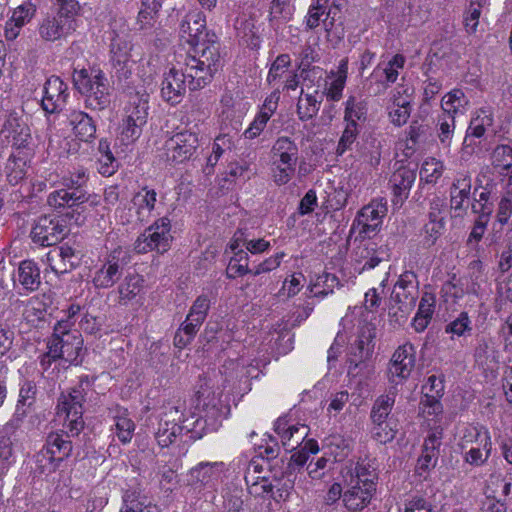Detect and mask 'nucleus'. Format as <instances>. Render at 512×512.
Listing matches in <instances>:
<instances>
[{"label": "nucleus", "mask_w": 512, "mask_h": 512, "mask_svg": "<svg viewBox=\"0 0 512 512\" xmlns=\"http://www.w3.org/2000/svg\"><path fill=\"white\" fill-rule=\"evenodd\" d=\"M198 401L201 405L200 414H192L180 424L175 422L174 417L179 413L177 408H171L165 414L166 419H161L155 434L161 447H168L184 430L195 438H201L206 432L216 431L221 421L230 413L228 402L219 393L212 392L205 396L204 392H199Z\"/></svg>", "instance_id": "obj_1"}, {"label": "nucleus", "mask_w": 512, "mask_h": 512, "mask_svg": "<svg viewBox=\"0 0 512 512\" xmlns=\"http://www.w3.org/2000/svg\"><path fill=\"white\" fill-rule=\"evenodd\" d=\"M193 87H206L221 67L220 44L212 33L210 38L191 46L182 63Z\"/></svg>", "instance_id": "obj_2"}, {"label": "nucleus", "mask_w": 512, "mask_h": 512, "mask_svg": "<svg viewBox=\"0 0 512 512\" xmlns=\"http://www.w3.org/2000/svg\"><path fill=\"white\" fill-rule=\"evenodd\" d=\"M75 88L85 96V105L92 110H104L110 105L111 93L108 79L98 68L75 70Z\"/></svg>", "instance_id": "obj_3"}, {"label": "nucleus", "mask_w": 512, "mask_h": 512, "mask_svg": "<svg viewBox=\"0 0 512 512\" xmlns=\"http://www.w3.org/2000/svg\"><path fill=\"white\" fill-rule=\"evenodd\" d=\"M415 278L414 273L405 272L394 284L388 305V316L391 324L403 325L407 322L416 301Z\"/></svg>", "instance_id": "obj_4"}, {"label": "nucleus", "mask_w": 512, "mask_h": 512, "mask_svg": "<svg viewBox=\"0 0 512 512\" xmlns=\"http://www.w3.org/2000/svg\"><path fill=\"white\" fill-rule=\"evenodd\" d=\"M86 401V391L77 385L62 392L58 398L56 414L72 436H78L84 428L83 405Z\"/></svg>", "instance_id": "obj_5"}, {"label": "nucleus", "mask_w": 512, "mask_h": 512, "mask_svg": "<svg viewBox=\"0 0 512 512\" xmlns=\"http://www.w3.org/2000/svg\"><path fill=\"white\" fill-rule=\"evenodd\" d=\"M272 178L276 185L287 184L295 174L297 144L287 136L279 137L271 147Z\"/></svg>", "instance_id": "obj_6"}, {"label": "nucleus", "mask_w": 512, "mask_h": 512, "mask_svg": "<svg viewBox=\"0 0 512 512\" xmlns=\"http://www.w3.org/2000/svg\"><path fill=\"white\" fill-rule=\"evenodd\" d=\"M130 262V254L126 248L118 246L110 251L99 267H96L92 284L96 289L112 288L121 280L125 267Z\"/></svg>", "instance_id": "obj_7"}, {"label": "nucleus", "mask_w": 512, "mask_h": 512, "mask_svg": "<svg viewBox=\"0 0 512 512\" xmlns=\"http://www.w3.org/2000/svg\"><path fill=\"white\" fill-rule=\"evenodd\" d=\"M172 241L171 220L164 216L157 219L137 237L134 250L138 254H145L150 251L163 254L170 249Z\"/></svg>", "instance_id": "obj_8"}, {"label": "nucleus", "mask_w": 512, "mask_h": 512, "mask_svg": "<svg viewBox=\"0 0 512 512\" xmlns=\"http://www.w3.org/2000/svg\"><path fill=\"white\" fill-rule=\"evenodd\" d=\"M180 68L172 67L167 73L161 83V97L164 101L171 105H176L181 102L185 95L186 88L191 91L203 89L204 87H193L191 77L186 76V67L178 62Z\"/></svg>", "instance_id": "obj_9"}, {"label": "nucleus", "mask_w": 512, "mask_h": 512, "mask_svg": "<svg viewBox=\"0 0 512 512\" xmlns=\"http://www.w3.org/2000/svg\"><path fill=\"white\" fill-rule=\"evenodd\" d=\"M199 146L198 135L190 131L176 133L165 142L166 159L179 164L190 160Z\"/></svg>", "instance_id": "obj_10"}, {"label": "nucleus", "mask_w": 512, "mask_h": 512, "mask_svg": "<svg viewBox=\"0 0 512 512\" xmlns=\"http://www.w3.org/2000/svg\"><path fill=\"white\" fill-rule=\"evenodd\" d=\"M66 234V226L58 218L41 216L33 226L30 237L35 244L52 246L60 242Z\"/></svg>", "instance_id": "obj_11"}, {"label": "nucleus", "mask_w": 512, "mask_h": 512, "mask_svg": "<svg viewBox=\"0 0 512 512\" xmlns=\"http://www.w3.org/2000/svg\"><path fill=\"white\" fill-rule=\"evenodd\" d=\"M116 294L119 306L142 304L146 294L145 278L136 272L127 273L119 282Z\"/></svg>", "instance_id": "obj_12"}, {"label": "nucleus", "mask_w": 512, "mask_h": 512, "mask_svg": "<svg viewBox=\"0 0 512 512\" xmlns=\"http://www.w3.org/2000/svg\"><path fill=\"white\" fill-rule=\"evenodd\" d=\"M69 97L68 86L58 76H51L45 82L41 106L46 113L60 112Z\"/></svg>", "instance_id": "obj_13"}, {"label": "nucleus", "mask_w": 512, "mask_h": 512, "mask_svg": "<svg viewBox=\"0 0 512 512\" xmlns=\"http://www.w3.org/2000/svg\"><path fill=\"white\" fill-rule=\"evenodd\" d=\"M76 30L75 20L67 15H58L44 18L39 26L38 33L42 40L54 42L67 37Z\"/></svg>", "instance_id": "obj_14"}, {"label": "nucleus", "mask_w": 512, "mask_h": 512, "mask_svg": "<svg viewBox=\"0 0 512 512\" xmlns=\"http://www.w3.org/2000/svg\"><path fill=\"white\" fill-rule=\"evenodd\" d=\"M225 470L224 462H200L189 471L188 483L195 488L212 486L221 478Z\"/></svg>", "instance_id": "obj_15"}, {"label": "nucleus", "mask_w": 512, "mask_h": 512, "mask_svg": "<svg viewBox=\"0 0 512 512\" xmlns=\"http://www.w3.org/2000/svg\"><path fill=\"white\" fill-rule=\"evenodd\" d=\"M72 134L79 142L91 143L96 138V123L91 116L80 110H72L67 115Z\"/></svg>", "instance_id": "obj_16"}, {"label": "nucleus", "mask_w": 512, "mask_h": 512, "mask_svg": "<svg viewBox=\"0 0 512 512\" xmlns=\"http://www.w3.org/2000/svg\"><path fill=\"white\" fill-rule=\"evenodd\" d=\"M180 34L191 46L211 36V34L206 31L204 15L197 11L188 13L181 21Z\"/></svg>", "instance_id": "obj_17"}, {"label": "nucleus", "mask_w": 512, "mask_h": 512, "mask_svg": "<svg viewBox=\"0 0 512 512\" xmlns=\"http://www.w3.org/2000/svg\"><path fill=\"white\" fill-rule=\"evenodd\" d=\"M132 45L129 41L117 38L111 43V64L118 78L127 79L131 75Z\"/></svg>", "instance_id": "obj_18"}, {"label": "nucleus", "mask_w": 512, "mask_h": 512, "mask_svg": "<svg viewBox=\"0 0 512 512\" xmlns=\"http://www.w3.org/2000/svg\"><path fill=\"white\" fill-rule=\"evenodd\" d=\"M376 328L372 323H364L358 333L355 343L351 345L349 362L355 367L367 358L374 348Z\"/></svg>", "instance_id": "obj_19"}, {"label": "nucleus", "mask_w": 512, "mask_h": 512, "mask_svg": "<svg viewBox=\"0 0 512 512\" xmlns=\"http://www.w3.org/2000/svg\"><path fill=\"white\" fill-rule=\"evenodd\" d=\"M90 196L84 190L59 189L51 192L47 198V204L58 212L68 209H77L80 205L89 201Z\"/></svg>", "instance_id": "obj_20"}, {"label": "nucleus", "mask_w": 512, "mask_h": 512, "mask_svg": "<svg viewBox=\"0 0 512 512\" xmlns=\"http://www.w3.org/2000/svg\"><path fill=\"white\" fill-rule=\"evenodd\" d=\"M149 94L144 87L130 91L128 102L124 108V117L145 125L148 118Z\"/></svg>", "instance_id": "obj_21"}, {"label": "nucleus", "mask_w": 512, "mask_h": 512, "mask_svg": "<svg viewBox=\"0 0 512 512\" xmlns=\"http://www.w3.org/2000/svg\"><path fill=\"white\" fill-rule=\"evenodd\" d=\"M414 180L415 175L409 169L400 168L393 173L389 182L392 188L391 202L394 209L402 207L409 196Z\"/></svg>", "instance_id": "obj_22"}, {"label": "nucleus", "mask_w": 512, "mask_h": 512, "mask_svg": "<svg viewBox=\"0 0 512 512\" xmlns=\"http://www.w3.org/2000/svg\"><path fill=\"white\" fill-rule=\"evenodd\" d=\"M47 263L53 272L63 274L78 265V257L74 249L65 244L48 252Z\"/></svg>", "instance_id": "obj_23"}, {"label": "nucleus", "mask_w": 512, "mask_h": 512, "mask_svg": "<svg viewBox=\"0 0 512 512\" xmlns=\"http://www.w3.org/2000/svg\"><path fill=\"white\" fill-rule=\"evenodd\" d=\"M415 364V348L405 343L394 352L389 367V373L394 376L406 378L410 375Z\"/></svg>", "instance_id": "obj_24"}, {"label": "nucleus", "mask_w": 512, "mask_h": 512, "mask_svg": "<svg viewBox=\"0 0 512 512\" xmlns=\"http://www.w3.org/2000/svg\"><path fill=\"white\" fill-rule=\"evenodd\" d=\"M382 224V216L378 209H375L372 205L363 207L354 219L351 232L355 229H359L360 234H364L366 237H371L379 231Z\"/></svg>", "instance_id": "obj_25"}, {"label": "nucleus", "mask_w": 512, "mask_h": 512, "mask_svg": "<svg viewBox=\"0 0 512 512\" xmlns=\"http://www.w3.org/2000/svg\"><path fill=\"white\" fill-rule=\"evenodd\" d=\"M471 177L464 172L456 175L450 187V206L454 211L465 210L464 203L469 199L471 194Z\"/></svg>", "instance_id": "obj_26"}, {"label": "nucleus", "mask_w": 512, "mask_h": 512, "mask_svg": "<svg viewBox=\"0 0 512 512\" xmlns=\"http://www.w3.org/2000/svg\"><path fill=\"white\" fill-rule=\"evenodd\" d=\"M475 435L477 437V440L480 438V444H482L481 448H471L469 451H467L464 455V460L466 463L472 465V466H482L486 463L488 458L491 455L492 450V442L489 432L486 429L483 428H473Z\"/></svg>", "instance_id": "obj_27"}, {"label": "nucleus", "mask_w": 512, "mask_h": 512, "mask_svg": "<svg viewBox=\"0 0 512 512\" xmlns=\"http://www.w3.org/2000/svg\"><path fill=\"white\" fill-rule=\"evenodd\" d=\"M62 336L61 359L70 364L76 363L82 350L83 340L77 331L70 330L69 321Z\"/></svg>", "instance_id": "obj_28"}, {"label": "nucleus", "mask_w": 512, "mask_h": 512, "mask_svg": "<svg viewBox=\"0 0 512 512\" xmlns=\"http://www.w3.org/2000/svg\"><path fill=\"white\" fill-rule=\"evenodd\" d=\"M70 437H73L68 429L62 433L52 432L46 438L45 446L52 456L61 463L67 459L72 452L73 445Z\"/></svg>", "instance_id": "obj_29"}, {"label": "nucleus", "mask_w": 512, "mask_h": 512, "mask_svg": "<svg viewBox=\"0 0 512 512\" xmlns=\"http://www.w3.org/2000/svg\"><path fill=\"white\" fill-rule=\"evenodd\" d=\"M210 307L211 299L207 295L202 294L195 299L184 321L188 331L194 332V329H200L208 315Z\"/></svg>", "instance_id": "obj_30"}, {"label": "nucleus", "mask_w": 512, "mask_h": 512, "mask_svg": "<svg viewBox=\"0 0 512 512\" xmlns=\"http://www.w3.org/2000/svg\"><path fill=\"white\" fill-rule=\"evenodd\" d=\"M348 73V60L342 59L339 63L337 71H330L328 78L332 79L329 85L324 89L323 94L327 100L339 101L346 84Z\"/></svg>", "instance_id": "obj_31"}, {"label": "nucleus", "mask_w": 512, "mask_h": 512, "mask_svg": "<svg viewBox=\"0 0 512 512\" xmlns=\"http://www.w3.org/2000/svg\"><path fill=\"white\" fill-rule=\"evenodd\" d=\"M27 156L26 153L18 151L12 153L7 159L4 171L6 179L11 185H17L26 178Z\"/></svg>", "instance_id": "obj_32"}, {"label": "nucleus", "mask_w": 512, "mask_h": 512, "mask_svg": "<svg viewBox=\"0 0 512 512\" xmlns=\"http://www.w3.org/2000/svg\"><path fill=\"white\" fill-rule=\"evenodd\" d=\"M349 485L350 488L343 495L344 505L351 511L363 509L370 502L374 491L356 483L350 482Z\"/></svg>", "instance_id": "obj_33"}, {"label": "nucleus", "mask_w": 512, "mask_h": 512, "mask_svg": "<svg viewBox=\"0 0 512 512\" xmlns=\"http://www.w3.org/2000/svg\"><path fill=\"white\" fill-rule=\"evenodd\" d=\"M494 123V113L491 107H482L478 109L475 116L471 119L466 132V138H482L486 130Z\"/></svg>", "instance_id": "obj_34"}, {"label": "nucleus", "mask_w": 512, "mask_h": 512, "mask_svg": "<svg viewBox=\"0 0 512 512\" xmlns=\"http://www.w3.org/2000/svg\"><path fill=\"white\" fill-rule=\"evenodd\" d=\"M9 138L17 150L29 149L32 143L30 127L23 121L13 118L8 120Z\"/></svg>", "instance_id": "obj_35"}, {"label": "nucleus", "mask_w": 512, "mask_h": 512, "mask_svg": "<svg viewBox=\"0 0 512 512\" xmlns=\"http://www.w3.org/2000/svg\"><path fill=\"white\" fill-rule=\"evenodd\" d=\"M18 281L27 291H35L41 284L40 270L31 260H24L18 267Z\"/></svg>", "instance_id": "obj_36"}, {"label": "nucleus", "mask_w": 512, "mask_h": 512, "mask_svg": "<svg viewBox=\"0 0 512 512\" xmlns=\"http://www.w3.org/2000/svg\"><path fill=\"white\" fill-rule=\"evenodd\" d=\"M340 286L341 283L336 275L324 272L318 275L314 283L309 286L308 289L310 294L308 297L324 298L327 295L332 294L334 288Z\"/></svg>", "instance_id": "obj_37"}, {"label": "nucleus", "mask_w": 512, "mask_h": 512, "mask_svg": "<svg viewBox=\"0 0 512 512\" xmlns=\"http://www.w3.org/2000/svg\"><path fill=\"white\" fill-rule=\"evenodd\" d=\"M161 6L162 0H140V9L136 22L140 30H146L153 27Z\"/></svg>", "instance_id": "obj_38"}, {"label": "nucleus", "mask_w": 512, "mask_h": 512, "mask_svg": "<svg viewBox=\"0 0 512 512\" xmlns=\"http://www.w3.org/2000/svg\"><path fill=\"white\" fill-rule=\"evenodd\" d=\"M298 69L301 72V76L304 79L309 77V73L321 76L322 69L320 67L312 66L314 62H318L320 59L319 53L315 47L311 45H305L299 54Z\"/></svg>", "instance_id": "obj_39"}, {"label": "nucleus", "mask_w": 512, "mask_h": 512, "mask_svg": "<svg viewBox=\"0 0 512 512\" xmlns=\"http://www.w3.org/2000/svg\"><path fill=\"white\" fill-rule=\"evenodd\" d=\"M121 512H159V509L151 502L146 503V499L136 491L127 490L123 495Z\"/></svg>", "instance_id": "obj_40"}, {"label": "nucleus", "mask_w": 512, "mask_h": 512, "mask_svg": "<svg viewBox=\"0 0 512 512\" xmlns=\"http://www.w3.org/2000/svg\"><path fill=\"white\" fill-rule=\"evenodd\" d=\"M317 93L315 91V94H304L303 90H301V95L296 105L297 115L301 121L311 120L317 115L322 102V100L317 99Z\"/></svg>", "instance_id": "obj_41"}, {"label": "nucleus", "mask_w": 512, "mask_h": 512, "mask_svg": "<svg viewBox=\"0 0 512 512\" xmlns=\"http://www.w3.org/2000/svg\"><path fill=\"white\" fill-rule=\"evenodd\" d=\"M46 313V304L39 297H32L24 304L22 317L27 324L36 327L44 320Z\"/></svg>", "instance_id": "obj_42"}, {"label": "nucleus", "mask_w": 512, "mask_h": 512, "mask_svg": "<svg viewBox=\"0 0 512 512\" xmlns=\"http://www.w3.org/2000/svg\"><path fill=\"white\" fill-rule=\"evenodd\" d=\"M98 171L103 176H111L118 169V161L110 150L109 143L106 139H101L98 145Z\"/></svg>", "instance_id": "obj_43"}, {"label": "nucleus", "mask_w": 512, "mask_h": 512, "mask_svg": "<svg viewBox=\"0 0 512 512\" xmlns=\"http://www.w3.org/2000/svg\"><path fill=\"white\" fill-rule=\"evenodd\" d=\"M468 100L461 89H453L443 96L441 100L442 114L444 116H453L458 113L461 107L467 105Z\"/></svg>", "instance_id": "obj_44"}, {"label": "nucleus", "mask_w": 512, "mask_h": 512, "mask_svg": "<svg viewBox=\"0 0 512 512\" xmlns=\"http://www.w3.org/2000/svg\"><path fill=\"white\" fill-rule=\"evenodd\" d=\"M132 202L137 207L139 217L145 212L150 214L157 202V192L148 186L142 187L133 197Z\"/></svg>", "instance_id": "obj_45"}, {"label": "nucleus", "mask_w": 512, "mask_h": 512, "mask_svg": "<svg viewBox=\"0 0 512 512\" xmlns=\"http://www.w3.org/2000/svg\"><path fill=\"white\" fill-rule=\"evenodd\" d=\"M309 434V428L304 424L291 425L281 438V442L286 451L291 452L300 446Z\"/></svg>", "instance_id": "obj_46"}, {"label": "nucleus", "mask_w": 512, "mask_h": 512, "mask_svg": "<svg viewBox=\"0 0 512 512\" xmlns=\"http://www.w3.org/2000/svg\"><path fill=\"white\" fill-rule=\"evenodd\" d=\"M491 161L500 173L508 174L512 169V147L504 144L496 146L491 154Z\"/></svg>", "instance_id": "obj_47"}, {"label": "nucleus", "mask_w": 512, "mask_h": 512, "mask_svg": "<svg viewBox=\"0 0 512 512\" xmlns=\"http://www.w3.org/2000/svg\"><path fill=\"white\" fill-rule=\"evenodd\" d=\"M376 478L375 469H371L369 464L357 463L353 472L351 473V483L362 485L364 488H369L375 491L374 480Z\"/></svg>", "instance_id": "obj_48"}, {"label": "nucleus", "mask_w": 512, "mask_h": 512, "mask_svg": "<svg viewBox=\"0 0 512 512\" xmlns=\"http://www.w3.org/2000/svg\"><path fill=\"white\" fill-rule=\"evenodd\" d=\"M116 435L123 444L129 443L135 431V424L127 415V411H119L114 417Z\"/></svg>", "instance_id": "obj_49"}, {"label": "nucleus", "mask_w": 512, "mask_h": 512, "mask_svg": "<svg viewBox=\"0 0 512 512\" xmlns=\"http://www.w3.org/2000/svg\"><path fill=\"white\" fill-rule=\"evenodd\" d=\"M472 332V322L467 312H461L456 319L445 326V333L451 334V339L465 337Z\"/></svg>", "instance_id": "obj_50"}, {"label": "nucleus", "mask_w": 512, "mask_h": 512, "mask_svg": "<svg viewBox=\"0 0 512 512\" xmlns=\"http://www.w3.org/2000/svg\"><path fill=\"white\" fill-rule=\"evenodd\" d=\"M444 172V164L435 159H426L420 169V178L426 183L434 184L442 176Z\"/></svg>", "instance_id": "obj_51"}, {"label": "nucleus", "mask_w": 512, "mask_h": 512, "mask_svg": "<svg viewBox=\"0 0 512 512\" xmlns=\"http://www.w3.org/2000/svg\"><path fill=\"white\" fill-rule=\"evenodd\" d=\"M143 126L124 117L120 126V142L124 145L134 143L141 136Z\"/></svg>", "instance_id": "obj_52"}, {"label": "nucleus", "mask_w": 512, "mask_h": 512, "mask_svg": "<svg viewBox=\"0 0 512 512\" xmlns=\"http://www.w3.org/2000/svg\"><path fill=\"white\" fill-rule=\"evenodd\" d=\"M438 138L444 147H449L455 130V118L453 116L439 115L437 120Z\"/></svg>", "instance_id": "obj_53"}, {"label": "nucleus", "mask_w": 512, "mask_h": 512, "mask_svg": "<svg viewBox=\"0 0 512 512\" xmlns=\"http://www.w3.org/2000/svg\"><path fill=\"white\" fill-rule=\"evenodd\" d=\"M438 449H430L427 446L422 447V453L418 458L416 471L419 475H422L424 472H428L431 469L435 468L438 462Z\"/></svg>", "instance_id": "obj_54"}, {"label": "nucleus", "mask_w": 512, "mask_h": 512, "mask_svg": "<svg viewBox=\"0 0 512 512\" xmlns=\"http://www.w3.org/2000/svg\"><path fill=\"white\" fill-rule=\"evenodd\" d=\"M36 464L41 473H52L56 471L61 462L54 458L49 449L44 445L36 454Z\"/></svg>", "instance_id": "obj_55"}, {"label": "nucleus", "mask_w": 512, "mask_h": 512, "mask_svg": "<svg viewBox=\"0 0 512 512\" xmlns=\"http://www.w3.org/2000/svg\"><path fill=\"white\" fill-rule=\"evenodd\" d=\"M291 65V58L289 54H280L276 57L270 66L267 74V82L272 84L278 80Z\"/></svg>", "instance_id": "obj_56"}, {"label": "nucleus", "mask_w": 512, "mask_h": 512, "mask_svg": "<svg viewBox=\"0 0 512 512\" xmlns=\"http://www.w3.org/2000/svg\"><path fill=\"white\" fill-rule=\"evenodd\" d=\"M66 329V322L59 321L54 326L53 334L49 338L47 343L48 353L56 357L57 359H61V344H62V336L64 330Z\"/></svg>", "instance_id": "obj_57"}, {"label": "nucleus", "mask_w": 512, "mask_h": 512, "mask_svg": "<svg viewBox=\"0 0 512 512\" xmlns=\"http://www.w3.org/2000/svg\"><path fill=\"white\" fill-rule=\"evenodd\" d=\"M36 13V8L32 3H24L13 10L10 20L23 28L29 23Z\"/></svg>", "instance_id": "obj_58"}, {"label": "nucleus", "mask_w": 512, "mask_h": 512, "mask_svg": "<svg viewBox=\"0 0 512 512\" xmlns=\"http://www.w3.org/2000/svg\"><path fill=\"white\" fill-rule=\"evenodd\" d=\"M391 106L398 108H412V93L411 88L406 85L397 86L391 95Z\"/></svg>", "instance_id": "obj_59"}, {"label": "nucleus", "mask_w": 512, "mask_h": 512, "mask_svg": "<svg viewBox=\"0 0 512 512\" xmlns=\"http://www.w3.org/2000/svg\"><path fill=\"white\" fill-rule=\"evenodd\" d=\"M358 135L357 122L346 123V127L342 133V136L338 142L337 154L342 155L345 153L351 145L354 143Z\"/></svg>", "instance_id": "obj_60"}, {"label": "nucleus", "mask_w": 512, "mask_h": 512, "mask_svg": "<svg viewBox=\"0 0 512 512\" xmlns=\"http://www.w3.org/2000/svg\"><path fill=\"white\" fill-rule=\"evenodd\" d=\"M481 14L482 11L480 9L469 6L465 8L462 23L467 34L473 35L477 32Z\"/></svg>", "instance_id": "obj_61"}, {"label": "nucleus", "mask_w": 512, "mask_h": 512, "mask_svg": "<svg viewBox=\"0 0 512 512\" xmlns=\"http://www.w3.org/2000/svg\"><path fill=\"white\" fill-rule=\"evenodd\" d=\"M248 484V492L250 495L254 497H271L273 499H277L274 488L275 486L271 484L267 479L262 478L261 480H257L251 484Z\"/></svg>", "instance_id": "obj_62"}, {"label": "nucleus", "mask_w": 512, "mask_h": 512, "mask_svg": "<svg viewBox=\"0 0 512 512\" xmlns=\"http://www.w3.org/2000/svg\"><path fill=\"white\" fill-rule=\"evenodd\" d=\"M441 397H435L432 395L421 398L420 409L424 416H438L443 412V406L440 402Z\"/></svg>", "instance_id": "obj_63"}, {"label": "nucleus", "mask_w": 512, "mask_h": 512, "mask_svg": "<svg viewBox=\"0 0 512 512\" xmlns=\"http://www.w3.org/2000/svg\"><path fill=\"white\" fill-rule=\"evenodd\" d=\"M433 504L421 495H413L405 502L404 512H432Z\"/></svg>", "instance_id": "obj_64"}]
</instances>
